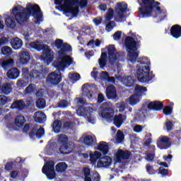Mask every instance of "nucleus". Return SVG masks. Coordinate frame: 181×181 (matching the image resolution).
Returning <instances> with one entry per match:
<instances>
[{
    "mask_svg": "<svg viewBox=\"0 0 181 181\" xmlns=\"http://www.w3.org/2000/svg\"><path fill=\"white\" fill-rule=\"evenodd\" d=\"M154 156H155V154H153V153H147L146 159L147 160H148V161H151V160H153Z\"/></svg>",
    "mask_w": 181,
    "mask_h": 181,
    "instance_id": "obj_62",
    "label": "nucleus"
},
{
    "mask_svg": "<svg viewBox=\"0 0 181 181\" xmlns=\"http://www.w3.org/2000/svg\"><path fill=\"white\" fill-rule=\"evenodd\" d=\"M125 119H127V117L125 115H119L115 117L114 124L117 128H119V127L122 125V122H124Z\"/></svg>",
    "mask_w": 181,
    "mask_h": 181,
    "instance_id": "obj_33",
    "label": "nucleus"
},
{
    "mask_svg": "<svg viewBox=\"0 0 181 181\" xmlns=\"http://www.w3.org/2000/svg\"><path fill=\"white\" fill-rule=\"evenodd\" d=\"M30 47H31V49L38 50V52L43 50L42 59L44 63H46L47 66H49V63L53 62V59H54V54L53 53V51H52V49H50L47 45H43L42 42H33L30 43Z\"/></svg>",
    "mask_w": 181,
    "mask_h": 181,
    "instance_id": "obj_5",
    "label": "nucleus"
},
{
    "mask_svg": "<svg viewBox=\"0 0 181 181\" xmlns=\"http://www.w3.org/2000/svg\"><path fill=\"white\" fill-rule=\"evenodd\" d=\"M142 126L141 125H139V124H136L135 125L134 127H133V131L134 132H142Z\"/></svg>",
    "mask_w": 181,
    "mask_h": 181,
    "instance_id": "obj_59",
    "label": "nucleus"
},
{
    "mask_svg": "<svg viewBox=\"0 0 181 181\" xmlns=\"http://www.w3.org/2000/svg\"><path fill=\"white\" fill-rule=\"evenodd\" d=\"M163 107V104L159 101L151 102L148 105V107L150 110H154L155 111H159Z\"/></svg>",
    "mask_w": 181,
    "mask_h": 181,
    "instance_id": "obj_34",
    "label": "nucleus"
},
{
    "mask_svg": "<svg viewBox=\"0 0 181 181\" xmlns=\"http://www.w3.org/2000/svg\"><path fill=\"white\" fill-rule=\"evenodd\" d=\"M11 15L15 16L16 21L18 23L26 22L30 15L37 21L36 23H39L42 21V18H43V14L39 5L30 3L26 4L25 8H23L21 6H14L11 11Z\"/></svg>",
    "mask_w": 181,
    "mask_h": 181,
    "instance_id": "obj_1",
    "label": "nucleus"
},
{
    "mask_svg": "<svg viewBox=\"0 0 181 181\" xmlns=\"http://www.w3.org/2000/svg\"><path fill=\"white\" fill-rule=\"evenodd\" d=\"M95 110L89 108L87 106H81L76 110V114L78 117H83L90 124H95L94 116L91 113L94 112Z\"/></svg>",
    "mask_w": 181,
    "mask_h": 181,
    "instance_id": "obj_10",
    "label": "nucleus"
},
{
    "mask_svg": "<svg viewBox=\"0 0 181 181\" xmlns=\"http://www.w3.org/2000/svg\"><path fill=\"white\" fill-rule=\"evenodd\" d=\"M62 81V76L60 75V72L56 73L52 72L49 74L46 79L47 84H59Z\"/></svg>",
    "mask_w": 181,
    "mask_h": 181,
    "instance_id": "obj_16",
    "label": "nucleus"
},
{
    "mask_svg": "<svg viewBox=\"0 0 181 181\" xmlns=\"http://www.w3.org/2000/svg\"><path fill=\"white\" fill-rule=\"evenodd\" d=\"M105 52H107V54H109L110 64L117 66L118 69L119 65H118V59H117V54L115 53V47L114 45H109L105 49H102V54L100 59H99L100 69H103L105 66V62H107V53H105Z\"/></svg>",
    "mask_w": 181,
    "mask_h": 181,
    "instance_id": "obj_6",
    "label": "nucleus"
},
{
    "mask_svg": "<svg viewBox=\"0 0 181 181\" xmlns=\"http://www.w3.org/2000/svg\"><path fill=\"white\" fill-rule=\"evenodd\" d=\"M54 45L60 50L57 53V61L54 63V66L59 71H63L66 67H69L73 63L71 57L67 55L69 52H71V46L59 39L55 40Z\"/></svg>",
    "mask_w": 181,
    "mask_h": 181,
    "instance_id": "obj_2",
    "label": "nucleus"
},
{
    "mask_svg": "<svg viewBox=\"0 0 181 181\" xmlns=\"http://www.w3.org/2000/svg\"><path fill=\"white\" fill-rule=\"evenodd\" d=\"M90 86L88 83L84 84L82 87L83 95H87L89 100L91 98V97H93V95L90 93Z\"/></svg>",
    "mask_w": 181,
    "mask_h": 181,
    "instance_id": "obj_37",
    "label": "nucleus"
},
{
    "mask_svg": "<svg viewBox=\"0 0 181 181\" xmlns=\"http://www.w3.org/2000/svg\"><path fill=\"white\" fill-rule=\"evenodd\" d=\"M99 115L101 118L112 121L114 117V107L110 103H105L99 109Z\"/></svg>",
    "mask_w": 181,
    "mask_h": 181,
    "instance_id": "obj_9",
    "label": "nucleus"
},
{
    "mask_svg": "<svg viewBox=\"0 0 181 181\" xmlns=\"http://www.w3.org/2000/svg\"><path fill=\"white\" fill-rule=\"evenodd\" d=\"M42 173L46 175L47 179L53 180L56 178V171H54V162L52 160L47 162L42 168Z\"/></svg>",
    "mask_w": 181,
    "mask_h": 181,
    "instance_id": "obj_13",
    "label": "nucleus"
},
{
    "mask_svg": "<svg viewBox=\"0 0 181 181\" xmlns=\"http://www.w3.org/2000/svg\"><path fill=\"white\" fill-rule=\"evenodd\" d=\"M112 16H114V11L111 8L108 10V13L106 16L107 21H110V19H112Z\"/></svg>",
    "mask_w": 181,
    "mask_h": 181,
    "instance_id": "obj_57",
    "label": "nucleus"
},
{
    "mask_svg": "<svg viewBox=\"0 0 181 181\" xmlns=\"http://www.w3.org/2000/svg\"><path fill=\"white\" fill-rule=\"evenodd\" d=\"M11 108L12 110H15V108L17 110H23L25 108V103L22 100L16 101L11 105Z\"/></svg>",
    "mask_w": 181,
    "mask_h": 181,
    "instance_id": "obj_36",
    "label": "nucleus"
},
{
    "mask_svg": "<svg viewBox=\"0 0 181 181\" xmlns=\"http://www.w3.org/2000/svg\"><path fill=\"white\" fill-rule=\"evenodd\" d=\"M116 78L119 80V81H122V84L126 87H131L134 81L132 76H116Z\"/></svg>",
    "mask_w": 181,
    "mask_h": 181,
    "instance_id": "obj_22",
    "label": "nucleus"
},
{
    "mask_svg": "<svg viewBox=\"0 0 181 181\" xmlns=\"http://www.w3.org/2000/svg\"><path fill=\"white\" fill-rule=\"evenodd\" d=\"M49 70L46 69L45 66L36 65V67H35V69L30 72L29 76H27L28 79L25 78L18 81L17 86L19 87H25V86L28 85L29 83V80H32V78H40L42 77H45V74Z\"/></svg>",
    "mask_w": 181,
    "mask_h": 181,
    "instance_id": "obj_7",
    "label": "nucleus"
},
{
    "mask_svg": "<svg viewBox=\"0 0 181 181\" xmlns=\"http://www.w3.org/2000/svg\"><path fill=\"white\" fill-rule=\"evenodd\" d=\"M79 141L83 142L86 146H94L97 144V137L93 134H85L81 136Z\"/></svg>",
    "mask_w": 181,
    "mask_h": 181,
    "instance_id": "obj_14",
    "label": "nucleus"
},
{
    "mask_svg": "<svg viewBox=\"0 0 181 181\" xmlns=\"http://www.w3.org/2000/svg\"><path fill=\"white\" fill-rule=\"evenodd\" d=\"M34 119L35 122L42 124L46 121V115L42 112H37L34 114Z\"/></svg>",
    "mask_w": 181,
    "mask_h": 181,
    "instance_id": "obj_30",
    "label": "nucleus"
},
{
    "mask_svg": "<svg viewBox=\"0 0 181 181\" xmlns=\"http://www.w3.org/2000/svg\"><path fill=\"white\" fill-rule=\"evenodd\" d=\"M25 117L18 116L15 119V124L17 127H23V124H25Z\"/></svg>",
    "mask_w": 181,
    "mask_h": 181,
    "instance_id": "obj_42",
    "label": "nucleus"
},
{
    "mask_svg": "<svg viewBox=\"0 0 181 181\" xmlns=\"http://www.w3.org/2000/svg\"><path fill=\"white\" fill-rule=\"evenodd\" d=\"M67 141H69V139L65 134H61L58 138V142L62 144V145L67 144Z\"/></svg>",
    "mask_w": 181,
    "mask_h": 181,
    "instance_id": "obj_51",
    "label": "nucleus"
},
{
    "mask_svg": "<svg viewBox=\"0 0 181 181\" xmlns=\"http://www.w3.org/2000/svg\"><path fill=\"white\" fill-rule=\"evenodd\" d=\"M121 37V31H117L113 35V39L115 40H118Z\"/></svg>",
    "mask_w": 181,
    "mask_h": 181,
    "instance_id": "obj_63",
    "label": "nucleus"
},
{
    "mask_svg": "<svg viewBox=\"0 0 181 181\" xmlns=\"http://www.w3.org/2000/svg\"><path fill=\"white\" fill-rule=\"evenodd\" d=\"M23 45V42H22V40L16 37L13 38L11 40V47L14 49V50H18V49H21Z\"/></svg>",
    "mask_w": 181,
    "mask_h": 181,
    "instance_id": "obj_32",
    "label": "nucleus"
},
{
    "mask_svg": "<svg viewBox=\"0 0 181 181\" xmlns=\"http://www.w3.org/2000/svg\"><path fill=\"white\" fill-rule=\"evenodd\" d=\"M138 2L141 6L140 12L143 18H149V16H156L161 19L165 18L166 10L159 7L160 3H154L155 0H138Z\"/></svg>",
    "mask_w": 181,
    "mask_h": 181,
    "instance_id": "obj_3",
    "label": "nucleus"
},
{
    "mask_svg": "<svg viewBox=\"0 0 181 181\" xmlns=\"http://www.w3.org/2000/svg\"><path fill=\"white\" fill-rule=\"evenodd\" d=\"M93 22L96 26H98V25H100L103 22V18H101V17H98L93 19Z\"/></svg>",
    "mask_w": 181,
    "mask_h": 181,
    "instance_id": "obj_61",
    "label": "nucleus"
},
{
    "mask_svg": "<svg viewBox=\"0 0 181 181\" xmlns=\"http://www.w3.org/2000/svg\"><path fill=\"white\" fill-rule=\"evenodd\" d=\"M69 79L71 83H74L76 81H78L80 80V74L77 73L74 74H69Z\"/></svg>",
    "mask_w": 181,
    "mask_h": 181,
    "instance_id": "obj_44",
    "label": "nucleus"
},
{
    "mask_svg": "<svg viewBox=\"0 0 181 181\" xmlns=\"http://www.w3.org/2000/svg\"><path fill=\"white\" fill-rule=\"evenodd\" d=\"M74 148H76V145L74 143L69 142L62 144L59 148V152L63 153L64 155H69V153H71L73 151H74Z\"/></svg>",
    "mask_w": 181,
    "mask_h": 181,
    "instance_id": "obj_18",
    "label": "nucleus"
},
{
    "mask_svg": "<svg viewBox=\"0 0 181 181\" xmlns=\"http://www.w3.org/2000/svg\"><path fill=\"white\" fill-rule=\"evenodd\" d=\"M165 127L167 131H172V128H173V124H172V122L168 121L165 123Z\"/></svg>",
    "mask_w": 181,
    "mask_h": 181,
    "instance_id": "obj_60",
    "label": "nucleus"
},
{
    "mask_svg": "<svg viewBox=\"0 0 181 181\" xmlns=\"http://www.w3.org/2000/svg\"><path fill=\"white\" fill-rule=\"evenodd\" d=\"M141 101V95L138 94H134L130 96L126 101L127 104H130V105H136Z\"/></svg>",
    "mask_w": 181,
    "mask_h": 181,
    "instance_id": "obj_28",
    "label": "nucleus"
},
{
    "mask_svg": "<svg viewBox=\"0 0 181 181\" xmlns=\"http://www.w3.org/2000/svg\"><path fill=\"white\" fill-rule=\"evenodd\" d=\"M106 95L109 100L117 98V90L114 85H110L106 89Z\"/></svg>",
    "mask_w": 181,
    "mask_h": 181,
    "instance_id": "obj_23",
    "label": "nucleus"
},
{
    "mask_svg": "<svg viewBox=\"0 0 181 181\" xmlns=\"http://www.w3.org/2000/svg\"><path fill=\"white\" fill-rule=\"evenodd\" d=\"M100 45H101V42L98 40H91L88 43V46L90 47L92 49H94V47H98Z\"/></svg>",
    "mask_w": 181,
    "mask_h": 181,
    "instance_id": "obj_47",
    "label": "nucleus"
},
{
    "mask_svg": "<svg viewBox=\"0 0 181 181\" xmlns=\"http://www.w3.org/2000/svg\"><path fill=\"white\" fill-rule=\"evenodd\" d=\"M0 91H2L4 94H9L12 91V88L9 83H6L1 88Z\"/></svg>",
    "mask_w": 181,
    "mask_h": 181,
    "instance_id": "obj_43",
    "label": "nucleus"
},
{
    "mask_svg": "<svg viewBox=\"0 0 181 181\" xmlns=\"http://www.w3.org/2000/svg\"><path fill=\"white\" fill-rule=\"evenodd\" d=\"M11 99L5 95H0V106L5 105L7 103H10Z\"/></svg>",
    "mask_w": 181,
    "mask_h": 181,
    "instance_id": "obj_50",
    "label": "nucleus"
},
{
    "mask_svg": "<svg viewBox=\"0 0 181 181\" xmlns=\"http://www.w3.org/2000/svg\"><path fill=\"white\" fill-rule=\"evenodd\" d=\"M163 111L165 115H170V114H172L173 109L170 106H165Z\"/></svg>",
    "mask_w": 181,
    "mask_h": 181,
    "instance_id": "obj_55",
    "label": "nucleus"
},
{
    "mask_svg": "<svg viewBox=\"0 0 181 181\" xmlns=\"http://www.w3.org/2000/svg\"><path fill=\"white\" fill-rule=\"evenodd\" d=\"M91 77L94 78L95 80H107L108 77H110V74L107 71H102L100 74H99L98 76V71H97L96 68H93V71L91 72Z\"/></svg>",
    "mask_w": 181,
    "mask_h": 181,
    "instance_id": "obj_19",
    "label": "nucleus"
},
{
    "mask_svg": "<svg viewBox=\"0 0 181 181\" xmlns=\"http://www.w3.org/2000/svg\"><path fill=\"white\" fill-rule=\"evenodd\" d=\"M127 107V103L122 102V103H119L117 105V108L119 109V111L120 112H122V111L125 110V107Z\"/></svg>",
    "mask_w": 181,
    "mask_h": 181,
    "instance_id": "obj_52",
    "label": "nucleus"
},
{
    "mask_svg": "<svg viewBox=\"0 0 181 181\" xmlns=\"http://www.w3.org/2000/svg\"><path fill=\"white\" fill-rule=\"evenodd\" d=\"M30 59V56L26 51H21L19 53V60L22 64H26V63H28Z\"/></svg>",
    "mask_w": 181,
    "mask_h": 181,
    "instance_id": "obj_29",
    "label": "nucleus"
},
{
    "mask_svg": "<svg viewBox=\"0 0 181 181\" xmlns=\"http://www.w3.org/2000/svg\"><path fill=\"white\" fill-rule=\"evenodd\" d=\"M139 63H140V64H145L144 66H149V64H151V62H149L146 57L140 59Z\"/></svg>",
    "mask_w": 181,
    "mask_h": 181,
    "instance_id": "obj_54",
    "label": "nucleus"
},
{
    "mask_svg": "<svg viewBox=\"0 0 181 181\" xmlns=\"http://www.w3.org/2000/svg\"><path fill=\"white\" fill-rule=\"evenodd\" d=\"M113 159L115 162H121L124 159H128L129 158V152L128 151H122L120 148L114 151Z\"/></svg>",
    "mask_w": 181,
    "mask_h": 181,
    "instance_id": "obj_15",
    "label": "nucleus"
},
{
    "mask_svg": "<svg viewBox=\"0 0 181 181\" xmlns=\"http://www.w3.org/2000/svg\"><path fill=\"white\" fill-rule=\"evenodd\" d=\"M25 94H33V93H36L37 89L36 88V86L30 85L28 87L25 88Z\"/></svg>",
    "mask_w": 181,
    "mask_h": 181,
    "instance_id": "obj_48",
    "label": "nucleus"
},
{
    "mask_svg": "<svg viewBox=\"0 0 181 181\" xmlns=\"http://www.w3.org/2000/svg\"><path fill=\"white\" fill-rule=\"evenodd\" d=\"M1 53L4 56H11L12 54V48L8 46L3 47L1 48Z\"/></svg>",
    "mask_w": 181,
    "mask_h": 181,
    "instance_id": "obj_45",
    "label": "nucleus"
},
{
    "mask_svg": "<svg viewBox=\"0 0 181 181\" xmlns=\"http://www.w3.org/2000/svg\"><path fill=\"white\" fill-rule=\"evenodd\" d=\"M91 170L87 167H84L83 168V173L84 175V180L85 181H93L91 180V175H90Z\"/></svg>",
    "mask_w": 181,
    "mask_h": 181,
    "instance_id": "obj_40",
    "label": "nucleus"
},
{
    "mask_svg": "<svg viewBox=\"0 0 181 181\" xmlns=\"http://www.w3.org/2000/svg\"><path fill=\"white\" fill-rule=\"evenodd\" d=\"M146 170L149 175H155V173H156V170H155L153 167L149 165H146Z\"/></svg>",
    "mask_w": 181,
    "mask_h": 181,
    "instance_id": "obj_56",
    "label": "nucleus"
},
{
    "mask_svg": "<svg viewBox=\"0 0 181 181\" xmlns=\"http://www.w3.org/2000/svg\"><path fill=\"white\" fill-rule=\"evenodd\" d=\"M115 26V23L114 21H111L107 25H106L105 30H107V32H111V30L114 29Z\"/></svg>",
    "mask_w": 181,
    "mask_h": 181,
    "instance_id": "obj_53",
    "label": "nucleus"
},
{
    "mask_svg": "<svg viewBox=\"0 0 181 181\" xmlns=\"http://www.w3.org/2000/svg\"><path fill=\"white\" fill-rule=\"evenodd\" d=\"M125 46L128 52L127 59L131 63H135L138 59V46L136 42L132 37H127L125 40Z\"/></svg>",
    "mask_w": 181,
    "mask_h": 181,
    "instance_id": "obj_8",
    "label": "nucleus"
},
{
    "mask_svg": "<svg viewBox=\"0 0 181 181\" xmlns=\"http://www.w3.org/2000/svg\"><path fill=\"white\" fill-rule=\"evenodd\" d=\"M90 160L92 163H94L97 159H100L101 158V153L100 151H95L90 153Z\"/></svg>",
    "mask_w": 181,
    "mask_h": 181,
    "instance_id": "obj_38",
    "label": "nucleus"
},
{
    "mask_svg": "<svg viewBox=\"0 0 181 181\" xmlns=\"http://www.w3.org/2000/svg\"><path fill=\"white\" fill-rule=\"evenodd\" d=\"M67 168H68V165L64 162L59 163L55 166V169L57 172H59V173H63V172H64L66 169H67Z\"/></svg>",
    "mask_w": 181,
    "mask_h": 181,
    "instance_id": "obj_35",
    "label": "nucleus"
},
{
    "mask_svg": "<svg viewBox=\"0 0 181 181\" xmlns=\"http://www.w3.org/2000/svg\"><path fill=\"white\" fill-rule=\"evenodd\" d=\"M112 159L108 156H105L99 159L97 163L98 168H107L111 165Z\"/></svg>",
    "mask_w": 181,
    "mask_h": 181,
    "instance_id": "obj_21",
    "label": "nucleus"
},
{
    "mask_svg": "<svg viewBox=\"0 0 181 181\" xmlns=\"http://www.w3.org/2000/svg\"><path fill=\"white\" fill-rule=\"evenodd\" d=\"M36 105L38 108L43 109L46 106V101L43 98H40L36 101Z\"/></svg>",
    "mask_w": 181,
    "mask_h": 181,
    "instance_id": "obj_49",
    "label": "nucleus"
},
{
    "mask_svg": "<svg viewBox=\"0 0 181 181\" xmlns=\"http://www.w3.org/2000/svg\"><path fill=\"white\" fill-rule=\"evenodd\" d=\"M45 135V129L42 127H39L37 126H35L32 131L30 132V138H42Z\"/></svg>",
    "mask_w": 181,
    "mask_h": 181,
    "instance_id": "obj_20",
    "label": "nucleus"
},
{
    "mask_svg": "<svg viewBox=\"0 0 181 181\" xmlns=\"http://www.w3.org/2000/svg\"><path fill=\"white\" fill-rule=\"evenodd\" d=\"M15 64V62L13 59L10 58L7 60H0V66L4 69V70H6V69H9V67H12Z\"/></svg>",
    "mask_w": 181,
    "mask_h": 181,
    "instance_id": "obj_31",
    "label": "nucleus"
},
{
    "mask_svg": "<svg viewBox=\"0 0 181 181\" xmlns=\"http://www.w3.org/2000/svg\"><path fill=\"white\" fill-rule=\"evenodd\" d=\"M128 8V5L125 2L117 3L115 6L116 11V21L117 22H124L125 21V13Z\"/></svg>",
    "mask_w": 181,
    "mask_h": 181,
    "instance_id": "obj_11",
    "label": "nucleus"
},
{
    "mask_svg": "<svg viewBox=\"0 0 181 181\" xmlns=\"http://www.w3.org/2000/svg\"><path fill=\"white\" fill-rule=\"evenodd\" d=\"M124 133L121 130H118L116 136L112 139V142H114V144H116V145L122 144V142H124Z\"/></svg>",
    "mask_w": 181,
    "mask_h": 181,
    "instance_id": "obj_27",
    "label": "nucleus"
},
{
    "mask_svg": "<svg viewBox=\"0 0 181 181\" xmlns=\"http://www.w3.org/2000/svg\"><path fill=\"white\" fill-rule=\"evenodd\" d=\"M55 5H60L57 7L58 11H62L64 15L67 13H71V15L76 16L78 13V0H55Z\"/></svg>",
    "mask_w": 181,
    "mask_h": 181,
    "instance_id": "obj_4",
    "label": "nucleus"
},
{
    "mask_svg": "<svg viewBox=\"0 0 181 181\" xmlns=\"http://www.w3.org/2000/svg\"><path fill=\"white\" fill-rule=\"evenodd\" d=\"M5 23L8 28H15V26H16L15 18L12 16H8L7 18H6Z\"/></svg>",
    "mask_w": 181,
    "mask_h": 181,
    "instance_id": "obj_39",
    "label": "nucleus"
},
{
    "mask_svg": "<svg viewBox=\"0 0 181 181\" xmlns=\"http://www.w3.org/2000/svg\"><path fill=\"white\" fill-rule=\"evenodd\" d=\"M93 181H100L101 177H100V174L97 173V171H95L93 174Z\"/></svg>",
    "mask_w": 181,
    "mask_h": 181,
    "instance_id": "obj_58",
    "label": "nucleus"
},
{
    "mask_svg": "<svg viewBox=\"0 0 181 181\" xmlns=\"http://www.w3.org/2000/svg\"><path fill=\"white\" fill-rule=\"evenodd\" d=\"M151 71V68L149 66H142L138 70L136 73L137 80L140 83H146L149 81V73Z\"/></svg>",
    "mask_w": 181,
    "mask_h": 181,
    "instance_id": "obj_12",
    "label": "nucleus"
},
{
    "mask_svg": "<svg viewBox=\"0 0 181 181\" xmlns=\"http://www.w3.org/2000/svg\"><path fill=\"white\" fill-rule=\"evenodd\" d=\"M170 34L175 39H179L181 36V27L179 25H173L170 29Z\"/></svg>",
    "mask_w": 181,
    "mask_h": 181,
    "instance_id": "obj_25",
    "label": "nucleus"
},
{
    "mask_svg": "<svg viewBox=\"0 0 181 181\" xmlns=\"http://www.w3.org/2000/svg\"><path fill=\"white\" fill-rule=\"evenodd\" d=\"M98 151H100L101 153H103V155H107L108 153V151H110V147L108 146V144L105 141H100L98 144L97 146Z\"/></svg>",
    "mask_w": 181,
    "mask_h": 181,
    "instance_id": "obj_26",
    "label": "nucleus"
},
{
    "mask_svg": "<svg viewBox=\"0 0 181 181\" xmlns=\"http://www.w3.org/2000/svg\"><path fill=\"white\" fill-rule=\"evenodd\" d=\"M52 128L55 132H60V129H62V122L55 121L53 122Z\"/></svg>",
    "mask_w": 181,
    "mask_h": 181,
    "instance_id": "obj_46",
    "label": "nucleus"
},
{
    "mask_svg": "<svg viewBox=\"0 0 181 181\" xmlns=\"http://www.w3.org/2000/svg\"><path fill=\"white\" fill-rule=\"evenodd\" d=\"M157 146L159 149H168L170 146V141L166 136H161L157 139Z\"/></svg>",
    "mask_w": 181,
    "mask_h": 181,
    "instance_id": "obj_17",
    "label": "nucleus"
},
{
    "mask_svg": "<svg viewBox=\"0 0 181 181\" xmlns=\"http://www.w3.org/2000/svg\"><path fill=\"white\" fill-rule=\"evenodd\" d=\"M8 42V38L5 37L0 38V46L2 45H6Z\"/></svg>",
    "mask_w": 181,
    "mask_h": 181,
    "instance_id": "obj_64",
    "label": "nucleus"
},
{
    "mask_svg": "<svg viewBox=\"0 0 181 181\" xmlns=\"http://www.w3.org/2000/svg\"><path fill=\"white\" fill-rule=\"evenodd\" d=\"M134 91L137 95H142L144 93H146L148 91V89H146V87L141 86L139 85H136L134 88Z\"/></svg>",
    "mask_w": 181,
    "mask_h": 181,
    "instance_id": "obj_41",
    "label": "nucleus"
},
{
    "mask_svg": "<svg viewBox=\"0 0 181 181\" xmlns=\"http://www.w3.org/2000/svg\"><path fill=\"white\" fill-rule=\"evenodd\" d=\"M20 74L21 72L19 71V69L16 68L11 69L7 71V77L10 78V80H16Z\"/></svg>",
    "mask_w": 181,
    "mask_h": 181,
    "instance_id": "obj_24",
    "label": "nucleus"
}]
</instances>
